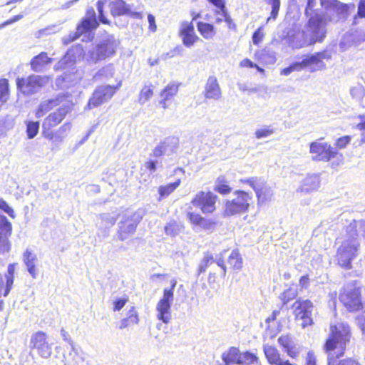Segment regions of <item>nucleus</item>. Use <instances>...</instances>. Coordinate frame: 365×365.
I'll return each mask as SVG.
<instances>
[{"mask_svg":"<svg viewBox=\"0 0 365 365\" xmlns=\"http://www.w3.org/2000/svg\"><path fill=\"white\" fill-rule=\"evenodd\" d=\"M304 29L313 44L322 42L327 33L324 19L315 13L309 18Z\"/></svg>","mask_w":365,"mask_h":365,"instance_id":"0eeeda50","label":"nucleus"},{"mask_svg":"<svg viewBox=\"0 0 365 365\" xmlns=\"http://www.w3.org/2000/svg\"><path fill=\"white\" fill-rule=\"evenodd\" d=\"M262 179L258 178H250L245 180H241L242 182L248 184L251 187L255 190L261 184Z\"/></svg>","mask_w":365,"mask_h":365,"instance_id":"338daca9","label":"nucleus"},{"mask_svg":"<svg viewBox=\"0 0 365 365\" xmlns=\"http://www.w3.org/2000/svg\"><path fill=\"white\" fill-rule=\"evenodd\" d=\"M287 36L289 43L293 48H301L313 44L304 29H294L288 33Z\"/></svg>","mask_w":365,"mask_h":365,"instance_id":"f3484780","label":"nucleus"},{"mask_svg":"<svg viewBox=\"0 0 365 365\" xmlns=\"http://www.w3.org/2000/svg\"><path fill=\"white\" fill-rule=\"evenodd\" d=\"M258 361V357L250 352L246 351L240 353V359H238V364L250 365Z\"/></svg>","mask_w":365,"mask_h":365,"instance_id":"37998d69","label":"nucleus"},{"mask_svg":"<svg viewBox=\"0 0 365 365\" xmlns=\"http://www.w3.org/2000/svg\"><path fill=\"white\" fill-rule=\"evenodd\" d=\"M268 4L271 5L272 11L270 16L267 19L266 24L271 19L275 20L280 7V0H267Z\"/></svg>","mask_w":365,"mask_h":365,"instance_id":"de8ad7c7","label":"nucleus"},{"mask_svg":"<svg viewBox=\"0 0 365 365\" xmlns=\"http://www.w3.org/2000/svg\"><path fill=\"white\" fill-rule=\"evenodd\" d=\"M354 4H346L337 1V4H335L333 11L337 13L339 15L344 16L347 14L349 9L354 10Z\"/></svg>","mask_w":365,"mask_h":365,"instance_id":"49530a36","label":"nucleus"},{"mask_svg":"<svg viewBox=\"0 0 365 365\" xmlns=\"http://www.w3.org/2000/svg\"><path fill=\"white\" fill-rule=\"evenodd\" d=\"M350 337V328L348 324L344 322L331 324L330 334L324 346V351L329 353L338 349L340 351V354H343L346 344L349 342Z\"/></svg>","mask_w":365,"mask_h":365,"instance_id":"f03ea898","label":"nucleus"},{"mask_svg":"<svg viewBox=\"0 0 365 365\" xmlns=\"http://www.w3.org/2000/svg\"><path fill=\"white\" fill-rule=\"evenodd\" d=\"M0 210L4 211L11 218L15 217V213L14 210L7 204V202L3 198H0Z\"/></svg>","mask_w":365,"mask_h":365,"instance_id":"680f3d73","label":"nucleus"},{"mask_svg":"<svg viewBox=\"0 0 365 365\" xmlns=\"http://www.w3.org/2000/svg\"><path fill=\"white\" fill-rule=\"evenodd\" d=\"M257 197V203L259 205H262L271 200L272 196V192L269 187L265 185V182L262 180L260 185L255 190Z\"/></svg>","mask_w":365,"mask_h":365,"instance_id":"c756f323","label":"nucleus"},{"mask_svg":"<svg viewBox=\"0 0 365 365\" xmlns=\"http://www.w3.org/2000/svg\"><path fill=\"white\" fill-rule=\"evenodd\" d=\"M99 220L101 222L97 225L98 228L108 229L115 225L117 220V215L109 213L101 214L99 216Z\"/></svg>","mask_w":365,"mask_h":365,"instance_id":"f704fd0d","label":"nucleus"},{"mask_svg":"<svg viewBox=\"0 0 365 365\" xmlns=\"http://www.w3.org/2000/svg\"><path fill=\"white\" fill-rule=\"evenodd\" d=\"M215 190L220 194L225 195L231 192V187L224 177H219L215 182Z\"/></svg>","mask_w":365,"mask_h":365,"instance_id":"79ce46f5","label":"nucleus"},{"mask_svg":"<svg viewBox=\"0 0 365 365\" xmlns=\"http://www.w3.org/2000/svg\"><path fill=\"white\" fill-rule=\"evenodd\" d=\"M264 26H261L252 35V42L255 45H258L263 39L264 34L263 33Z\"/></svg>","mask_w":365,"mask_h":365,"instance_id":"0e129e2a","label":"nucleus"},{"mask_svg":"<svg viewBox=\"0 0 365 365\" xmlns=\"http://www.w3.org/2000/svg\"><path fill=\"white\" fill-rule=\"evenodd\" d=\"M118 45L119 41L113 35H106L96 47L86 53L85 60L89 64H96L110 58L115 55Z\"/></svg>","mask_w":365,"mask_h":365,"instance_id":"7ed1b4c3","label":"nucleus"},{"mask_svg":"<svg viewBox=\"0 0 365 365\" xmlns=\"http://www.w3.org/2000/svg\"><path fill=\"white\" fill-rule=\"evenodd\" d=\"M15 264H10L7 268V272L5 274L6 284L4 287V281L1 274H0V296L1 295L2 290L4 289L3 295L6 297L10 292L14 279Z\"/></svg>","mask_w":365,"mask_h":365,"instance_id":"a878e982","label":"nucleus"},{"mask_svg":"<svg viewBox=\"0 0 365 365\" xmlns=\"http://www.w3.org/2000/svg\"><path fill=\"white\" fill-rule=\"evenodd\" d=\"M121 84L122 83L120 81L116 86L106 85L97 87L92 97L89 99L87 107L92 109L108 101L113 96L115 91L119 89Z\"/></svg>","mask_w":365,"mask_h":365,"instance_id":"9d476101","label":"nucleus"},{"mask_svg":"<svg viewBox=\"0 0 365 365\" xmlns=\"http://www.w3.org/2000/svg\"><path fill=\"white\" fill-rule=\"evenodd\" d=\"M361 121L357 123L356 128L361 131V139L359 145L365 143V117L359 116Z\"/></svg>","mask_w":365,"mask_h":365,"instance_id":"e2e57ef3","label":"nucleus"},{"mask_svg":"<svg viewBox=\"0 0 365 365\" xmlns=\"http://www.w3.org/2000/svg\"><path fill=\"white\" fill-rule=\"evenodd\" d=\"M197 30L201 36L207 40L212 39L216 35V29L214 26L210 24L198 22Z\"/></svg>","mask_w":365,"mask_h":365,"instance_id":"2f4dec72","label":"nucleus"},{"mask_svg":"<svg viewBox=\"0 0 365 365\" xmlns=\"http://www.w3.org/2000/svg\"><path fill=\"white\" fill-rule=\"evenodd\" d=\"M261 55L262 60L268 63H274L276 62V56L274 51L264 48L262 51Z\"/></svg>","mask_w":365,"mask_h":365,"instance_id":"13d9d810","label":"nucleus"},{"mask_svg":"<svg viewBox=\"0 0 365 365\" xmlns=\"http://www.w3.org/2000/svg\"><path fill=\"white\" fill-rule=\"evenodd\" d=\"M263 351L269 364L282 365L284 360L280 357V354L275 347L269 344H264Z\"/></svg>","mask_w":365,"mask_h":365,"instance_id":"cd10ccee","label":"nucleus"},{"mask_svg":"<svg viewBox=\"0 0 365 365\" xmlns=\"http://www.w3.org/2000/svg\"><path fill=\"white\" fill-rule=\"evenodd\" d=\"M36 256L29 250H26L23 255V260L26 267L27 271L32 276L36 278L37 276V270L36 268Z\"/></svg>","mask_w":365,"mask_h":365,"instance_id":"c85d7f7f","label":"nucleus"},{"mask_svg":"<svg viewBox=\"0 0 365 365\" xmlns=\"http://www.w3.org/2000/svg\"><path fill=\"white\" fill-rule=\"evenodd\" d=\"M181 181L180 179L176 180L173 183H169L165 185H160L158 187V193L160 195L159 200H161L163 198L168 197L170 194H171L177 187L180 185Z\"/></svg>","mask_w":365,"mask_h":365,"instance_id":"e433bc0d","label":"nucleus"},{"mask_svg":"<svg viewBox=\"0 0 365 365\" xmlns=\"http://www.w3.org/2000/svg\"><path fill=\"white\" fill-rule=\"evenodd\" d=\"M142 219V215L139 212H127L123 220L120 222L118 230V237L121 241L128 239L132 236L136 230V227Z\"/></svg>","mask_w":365,"mask_h":365,"instance_id":"1a4fd4ad","label":"nucleus"},{"mask_svg":"<svg viewBox=\"0 0 365 365\" xmlns=\"http://www.w3.org/2000/svg\"><path fill=\"white\" fill-rule=\"evenodd\" d=\"M179 35L186 47H192L200 38L195 34L192 22L182 21L180 26Z\"/></svg>","mask_w":365,"mask_h":365,"instance_id":"a211bd4d","label":"nucleus"},{"mask_svg":"<svg viewBox=\"0 0 365 365\" xmlns=\"http://www.w3.org/2000/svg\"><path fill=\"white\" fill-rule=\"evenodd\" d=\"M183 227L182 225L178 223L177 222L172 220L170 221L165 227V232L168 235L171 237H175L179 235Z\"/></svg>","mask_w":365,"mask_h":365,"instance_id":"a19ab883","label":"nucleus"},{"mask_svg":"<svg viewBox=\"0 0 365 365\" xmlns=\"http://www.w3.org/2000/svg\"><path fill=\"white\" fill-rule=\"evenodd\" d=\"M9 84L6 78L0 79V108L9 98Z\"/></svg>","mask_w":365,"mask_h":365,"instance_id":"4c0bfd02","label":"nucleus"},{"mask_svg":"<svg viewBox=\"0 0 365 365\" xmlns=\"http://www.w3.org/2000/svg\"><path fill=\"white\" fill-rule=\"evenodd\" d=\"M228 264L235 269H240L242 267V258L239 252L233 250L228 258Z\"/></svg>","mask_w":365,"mask_h":365,"instance_id":"c03bdc74","label":"nucleus"},{"mask_svg":"<svg viewBox=\"0 0 365 365\" xmlns=\"http://www.w3.org/2000/svg\"><path fill=\"white\" fill-rule=\"evenodd\" d=\"M356 222L349 226V235L341 241L336 252V258L339 264L346 269L351 267V262L359 253L360 243L357 237Z\"/></svg>","mask_w":365,"mask_h":365,"instance_id":"f257e3e1","label":"nucleus"},{"mask_svg":"<svg viewBox=\"0 0 365 365\" xmlns=\"http://www.w3.org/2000/svg\"><path fill=\"white\" fill-rule=\"evenodd\" d=\"M98 26L94 9L91 7L87 9L86 17L78 26V34H84L95 29Z\"/></svg>","mask_w":365,"mask_h":365,"instance_id":"412c9836","label":"nucleus"},{"mask_svg":"<svg viewBox=\"0 0 365 365\" xmlns=\"http://www.w3.org/2000/svg\"><path fill=\"white\" fill-rule=\"evenodd\" d=\"M0 230L8 232L9 235L11 233L12 226L10 222L7 220V218L0 215Z\"/></svg>","mask_w":365,"mask_h":365,"instance_id":"bf43d9fd","label":"nucleus"},{"mask_svg":"<svg viewBox=\"0 0 365 365\" xmlns=\"http://www.w3.org/2000/svg\"><path fill=\"white\" fill-rule=\"evenodd\" d=\"M109 8L110 14L113 16L121 15H129L135 19H142L143 14L141 12L132 11L129 5L126 4L123 0H113L110 2Z\"/></svg>","mask_w":365,"mask_h":365,"instance_id":"6ab92c4d","label":"nucleus"},{"mask_svg":"<svg viewBox=\"0 0 365 365\" xmlns=\"http://www.w3.org/2000/svg\"><path fill=\"white\" fill-rule=\"evenodd\" d=\"M49 78L38 75H31L29 77L18 78L16 80L17 88L24 95L30 96L40 91L48 84Z\"/></svg>","mask_w":365,"mask_h":365,"instance_id":"6e6552de","label":"nucleus"},{"mask_svg":"<svg viewBox=\"0 0 365 365\" xmlns=\"http://www.w3.org/2000/svg\"><path fill=\"white\" fill-rule=\"evenodd\" d=\"M240 351L237 348L231 347L228 351L224 352L222 355V359L225 365L238 364L240 359Z\"/></svg>","mask_w":365,"mask_h":365,"instance_id":"473e14b6","label":"nucleus"},{"mask_svg":"<svg viewBox=\"0 0 365 365\" xmlns=\"http://www.w3.org/2000/svg\"><path fill=\"white\" fill-rule=\"evenodd\" d=\"M180 84L170 83L168 84L160 93L161 100L160 104L164 109L168 108L172 99L177 95Z\"/></svg>","mask_w":365,"mask_h":365,"instance_id":"5701e85b","label":"nucleus"},{"mask_svg":"<svg viewBox=\"0 0 365 365\" xmlns=\"http://www.w3.org/2000/svg\"><path fill=\"white\" fill-rule=\"evenodd\" d=\"M331 58V53L327 51H324L307 56L300 62L302 69L309 68L312 72H314L324 69L326 65L324 61H329Z\"/></svg>","mask_w":365,"mask_h":365,"instance_id":"4468645a","label":"nucleus"},{"mask_svg":"<svg viewBox=\"0 0 365 365\" xmlns=\"http://www.w3.org/2000/svg\"><path fill=\"white\" fill-rule=\"evenodd\" d=\"M354 34L346 33L342 36L339 42V47L342 51H344L351 46L355 45Z\"/></svg>","mask_w":365,"mask_h":365,"instance_id":"a18cd8bd","label":"nucleus"},{"mask_svg":"<svg viewBox=\"0 0 365 365\" xmlns=\"http://www.w3.org/2000/svg\"><path fill=\"white\" fill-rule=\"evenodd\" d=\"M278 343L284 349L285 351L287 349L292 346V344H293L294 341L289 336L284 335L281 336L278 339Z\"/></svg>","mask_w":365,"mask_h":365,"instance_id":"69168bd1","label":"nucleus"},{"mask_svg":"<svg viewBox=\"0 0 365 365\" xmlns=\"http://www.w3.org/2000/svg\"><path fill=\"white\" fill-rule=\"evenodd\" d=\"M217 196L211 192H199L192 199L191 203L197 207H200L205 214L212 213L215 210Z\"/></svg>","mask_w":365,"mask_h":365,"instance_id":"2eb2a0df","label":"nucleus"},{"mask_svg":"<svg viewBox=\"0 0 365 365\" xmlns=\"http://www.w3.org/2000/svg\"><path fill=\"white\" fill-rule=\"evenodd\" d=\"M81 359L76 344H72L71 351L68 356L65 357V365H78L79 361Z\"/></svg>","mask_w":365,"mask_h":365,"instance_id":"58836bf2","label":"nucleus"},{"mask_svg":"<svg viewBox=\"0 0 365 365\" xmlns=\"http://www.w3.org/2000/svg\"><path fill=\"white\" fill-rule=\"evenodd\" d=\"M252 202V196L248 192L237 190L234 192V197L225 201L224 205V217L240 215L248 211Z\"/></svg>","mask_w":365,"mask_h":365,"instance_id":"20e7f679","label":"nucleus"},{"mask_svg":"<svg viewBox=\"0 0 365 365\" xmlns=\"http://www.w3.org/2000/svg\"><path fill=\"white\" fill-rule=\"evenodd\" d=\"M176 144V139L167 138L155 147L151 155L155 158H159L165 153L173 152Z\"/></svg>","mask_w":365,"mask_h":365,"instance_id":"393cba45","label":"nucleus"},{"mask_svg":"<svg viewBox=\"0 0 365 365\" xmlns=\"http://www.w3.org/2000/svg\"><path fill=\"white\" fill-rule=\"evenodd\" d=\"M354 34V44L357 45L365 41V32L362 30L349 32Z\"/></svg>","mask_w":365,"mask_h":365,"instance_id":"774afa93","label":"nucleus"},{"mask_svg":"<svg viewBox=\"0 0 365 365\" xmlns=\"http://www.w3.org/2000/svg\"><path fill=\"white\" fill-rule=\"evenodd\" d=\"M139 322L138 313L135 311V308L132 307L130 309L128 312V317L125 319H123L120 322V329H123L128 327L138 324Z\"/></svg>","mask_w":365,"mask_h":365,"instance_id":"c9c22d12","label":"nucleus"},{"mask_svg":"<svg viewBox=\"0 0 365 365\" xmlns=\"http://www.w3.org/2000/svg\"><path fill=\"white\" fill-rule=\"evenodd\" d=\"M86 54L81 45H76L67 51L63 58L55 66V68L56 70L70 68L76 62L85 58Z\"/></svg>","mask_w":365,"mask_h":365,"instance_id":"dca6fc26","label":"nucleus"},{"mask_svg":"<svg viewBox=\"0 0 365 365\" xmlns=\"http://www.w3.org/2000/svg\"><path fill=\"white\" fill-rule=\"evenodd\" d=\"M213 262H214V258H213L212 255L210 253H206L199 265V268H198L199 274L205 272L206 271L207 267Z\"/></svg>","mask_w":365,"mask_h":365,"instance_id":"8fccbe9b","label":"nucleus"},{"mask_svg":"<svg viewBox=\"0 0 365 365\" xmlns=\"http://www.w3.org/2000/svg\"><path fill=\"white\" fill-rule=\"evenodd\" d=\"M319 185L320 180L317 175H308L302 180L297 192L303 195L309 194L317 190Z\"/></svg>","mask_w":365,"mask_h":365,"instance_id":"4be33fe9","label":"nucleus"},{"mask_svg":"<svg viewBox=\"0 0 365 365\" xmlns=\"http://www.w3.org/2000/svg\"><path fill=\"white\" fill-rule=\"evenodd\" d=\"M63 99V96H58L52 99L42 101L36 111V117L38 118H41L45 113L62 103Z\"/></svg>","mask_w":365,"mask_h":365,"instance_id":"bb28decb","label":"nucleus"},{"mask_svg":"<svg viewBox=\"0 0 365 365\" xmlns=\"http://www.w3.org/2000/svg\"><path fill=\"white\" fill-rule=\"evenodd\" d=\"M309 153L312 154L313 160L327 162L336 158L339 160L337 165L343 161V155L335 152L329 144L323 142L322 138L310 143Z\"/></svg>","mask_w":365,"mask_h":365,"instance_id":"423d86ee","label":"nucleus"},{"mask_svg":"<svg viewBox=\"0 0 365 365\" xmlns=\"http://www.w3.org/2000/svg\"><path fill=\"white\" fill-rule=\"evenodd\" d=\"M153 96V86L152 84L145 85L141 89L139 93L138 101L141 105L145 104Z\"/></svg>","mask_w":365,"mask_h":365,"instance_id":"ea45409f","label":"nucleus"},{"mask_svg":"<svg viewBox=\"0 0 365 365\" xmlns=\"http://www.w3.org/2000/svg\"><path fill=\"white\" fill-rule=\"evenodd\" d=\"M176 284V280L173 279L171 281V287L163 289V297L155 307L157 319L165 324L170 323L172 319L171 305L174 300V289Z\"/></svg>","mask_w":365,"mask_h":365,"instance_id":"39448f33","label":"nucleus"},{"mask_svg":"<svg viewBox=\"0 0 365 365\" xmlns=\"http://www.w3.org/2000/svg\"><path fill=\"white\" fill-rule=\"evenodd\" d=\"M30 347L31 350H36L42 358L47 359L52 354V346L47 341V335L43 331H37L32 334Z\"/></svg>","mask_w":365,"mask_h":365,"instance_id":"ddd939ff","label":"nucleus"},{"mask_svg":"<svg viewBox=\"0 0 365 365\" xmlns=\"http://www.w3.org/2000/svg\"><path fill=\"white\" fill-rule=\"evenodd\" d=\"M51 62V58L48 56L46 53L42 52L31 60V66L34 71L39 72Z\"/></svg>","mask_w":365,"mask_h":365,"instance_id":"7c9ffc66","label":"nucleus"},{"mask_svg":"<svg viewBox=\"0 0 365 365\" xmlns=\"http://www.w3.org/2000/svg\"><path fill=\"white\" fill-rule=\"evenodd\" d=\"M222 93L215 76H210L205 88V97L209 99L218 100L221 98Z\"/></svg>","mask_w":365,"mask_h":365,"instance_id":"b1692460","label":"nucleus"},{"mask_svg":"<svg viewBox=\"0 0 365 365\" xmlns=\"http://www.w3.org/2000/svg\"><path fill=\"white\" fill-rule=\"evenodd\" d=\"M68 106L63 105L56 111L49 114L43 122V128L49 130L58 125L66 117V114L68 113Z\"/></svg>","mask_w":365,"mask_h":365,"instance_id":"aec40b11","label":"nucleus"},{"mask_svg":"<svg viewBox=\"0 0 365 365\" xmlns=\"http://www.w3.org/2000/svg\"><path fill=\"white\" fill-rule=\"evenodd\" d=\"M297 292L296 289L292 288H289L286 289L280 296L281 300L283 302V304H286L287 302H289L290 300L295 298L297 296Z\"/></svg>","mask_w":365,"mask_h":365,"instance_id":"603ef678","label":"nucleus"},{"mask_svg":"<svg viewBox=\"0 0 365 365\" xmlns=\"http://www.w3.org/2000/svg\"><path fill=\"white\" fill-rule=\"evenodd\" d=\"M360 289L352 285L345 287L340 293L339 299L350 312L358 310L361 307Z\"/></svg>","mask_w":365,"mask_h":365,"instance_id":"f8f14e48","label":"nucleus"},{"mask_svg":"<svg viewBox=\"0 0 365 365\" xmlns=\"http://www.w3.org/2000/svg\"><path fill=\"white\" fill-rule=\"evenodd\" d=\"M274 133V130L269 126L257 129L255 133V137L257 139L267 138Z\"/></svg>","mask_w":365,"mask_h":365,"instance_id":"4d7b16f0","label":"nucleus"},{"mask_svg":"<svg viewBox=\"0 0 365 365\" xmlns=\"http://www.w3.org/2000/svg\"><path fill=\"white\" fill-rule=\"evenodd\" d=\"M115 73V68L113 64L109 63L106 66L101 68L98 72L93 76L95 81H102L104 79H109L113 77Z\"/></svg>","mask_w":365,"mask_h":365,"instance_id":"72a5a7b5","label":"nucleus"},{"mask_svg":"<svg viewBox=\"0 0 365 365\" xmlns=\"http://www.w3.org/2000/svg\"><path fill=\"white\" fill-rule=\"evenodd\" d=\"M351 96L356 100H361L365 95V88L362 85H356L350 90Z\"/></svg>","mask_w":365,"mask_h":365,"instance_id":"5fc2aeb1","label":"nucleus"},{"mask_svg":"<svg viewBox=\"0 0 365 365\" xmlns=\"http://www.w3.org/2000/svg\"><path fill=\"white\" fill-rule=\"evenodd\" d=\"M361 18L365 19V0H359L357 7V14L354 17L353 24H357L359 19Z\"/></svg>","mask_w":365,"mask_h":365,"instance_id":"864d4df0","label":"nucleus"},{"mask_svg":"<svg viewBox=\"0 0 365 365\" xmlns=\"http://www.w3.org/2000/svg\"><path fill=\"white\" fill-rule=\"evenodd\" d=\"M294 314L297 320H301L303 328L312 325L313 304L309 300L298 299L293 304Z\"/></svg>","mask_w":365,"mask_h":365,"instance_id":"9b49d317","label":"nucleus"},{"mask_svg":"<svg viewBox=\"0 0 365 365\" xmlns=\"http://www.w3.org/2000/svg\"><path fill=\"white\" fill-rule=\"evenodd\" d=\"M215 13L217 15L216 23L220 24L222 21L230 22L231 21L225 6L224 8H217Z\"/></svg>","mask_w":365,"mask_h":365,"instance_id":"3c124183","label":"nucleus"},{"mask_svg":"<svg viewBox=\"0 0 365 365\" xmlns=\"http://www.w3.org/2000/svg\"><path fill=\"white\" fill-rule=\"evenodd\" d=\"M302 70L303 69L301 65V62H294L292 63L289 66L282 69L281 71V75L287 76L294 71H299Z\"/></svg>","mask_w":365,"mask_h":365,"instance_id":"6e6d98bb","label":"nucleus"},{"mask_svg":"<svg viewBox=\"0 0 365 365\" xmlns=\"http://www.w3.org/2000/svg\"><path fill=\"white\" fill-rule=\"evenodd\" d=\"M39 129V123L28 121L26 123V133L29 139L34 138L38 133Z\"/></svg>","mask_w":365,"mask_h":365,"instance_id":"09e8293b","label":"nucleus"},{"mask_svg":"<svg viewBox=\"0 0 365 365\" xmlns=\"http://www.w3.org/2000/svg\"><path fill=\"white\" fill-rule=\"evenodd\" d=\"M106 0H100L97 2V10L98 11V18L101 23L103 24H108V19L106 18L103 13V6L106 3Z\"/></svg>","mask_w":365,"mask_h":365,"instance_id":"052dcab7","label":"nucleus"}]
</instances>
